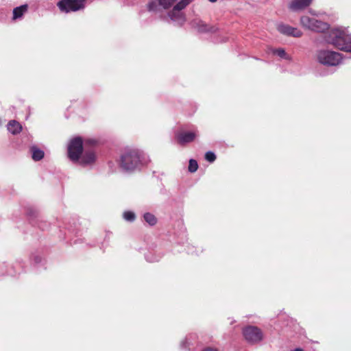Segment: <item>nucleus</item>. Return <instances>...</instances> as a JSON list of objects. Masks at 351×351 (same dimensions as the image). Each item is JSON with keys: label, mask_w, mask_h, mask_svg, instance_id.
Here are the masks:
<instances>
[{"label": "nucleus", "mask_w": 351, "mask_h": 351, "mask_svg": "<svg viewBox=\"0 0 351 351\" xmlns=\"http://www.w3.org/2000/svg\"><path fill=\"white\" fill-rule=\"evenodd\" d=\"M313 0H293L289 8L293 11H298L308 7Z\"/></svg>", "instance_id": "obj_11"}, {"label": "nucleus", "mask_w": 351, "mask_h": 351, "mask_svg": "<svg viewBox=\"0 0 351 351\" xmlns=\"http://www.w3.org/2000/svg\"><path fill=\"white\" fill-rule=\"evenodd\" d=\"M147 10L149 12H158L162 11L160 0H152L147 4Z\"/></svg>", "instance_id": "obj_16"}, {"label": "nucleus", "mask_w": 351, "mask_h": 351, "mask_svg": "<svg viewBox=\"0 0 351 351\" xmlns=\"http://www.w3.org/2000/svg\"><path fill=\"white\" fill-rule=\"evenodd\" d=\"M325 40L341 51L351 53V34L346 29H330L325 36Z\"/></svg>", "instance_id": "obj_3"}, {"label": "nucleus", "mask_w": 351, "mask_h": 351, "mask_svg": "<svg viewBox=\"0 0 351 351\" xmlns=\"http://www.w3.org/2000/svg\"><path fill=\"white\" fill-rule=\"evenodd\" d=\"M198 136L199 132L197 130H182L176 134L175 138L178 144L184 146L187 143L193 142Z\"/></svg>", "instance_id": "obj_9"}, {"label": "nucleus", "mask_w": 351, "mask_h": 351, "mask_svg": "<svg viewBox=\"0 0 351 351\" xmlns=\"http://www.w3.org/2000/svg\"><path fill=\"white\" fill-rule=\"evenodd\" d=\"M123 218L128 221H134L136 219L135 213L132 211H125L123 213Z\"/></svg>", "instance_id": "obj_20"}, {"label": "nucleus", "mask_w": 351, "mask_h": 351, "mask_svg": "<svg viewBox=\"0 0 351 351\" xmlns=\"http://www.w3.org/2000/svg\"><path fill=\"white\" fill-rule=\"evenodd\" d=\"M198 169V165L195 160L191 159L189 160V171L191 173L195 172Z\"/></svg>", "instance_id": "obj_21"}, {"label": "nucleus", "mask_w": 351, "mask_h": 351, "mask_svg": "<svg viewBox=\"0 0 351 351\" xmlns=\"http://www.w3.org/2000/svg\"><path fill=\"white\" fill-rule=\"evenodd\" d=\"M316 57L319 63L331 66L339 65L343 59L340 53L326 49L318 51Z\"/></svg>", "instance_id": "obj_4"}, {"label": "nucleus", "mask_w": 351, "mask_h": 351, "mask_svg": "<svg viewBox=\"0 0 351 351\" xmlns=\"http://www.w3.org/2000/svg\"><path fill=\"white\" fill-rule=\"evenodd\" d=\"M202 351H217V350L212 348H206L204 349Z\"/></svg>", "instance_id": "obj_24"}, {"label": "nucleus", "mask_w": 351, "mask_h": 351, "mask_svg": "<svg viewBox=\"0 0 351 351\" xmlns=\"http://www.w3.org/2000/svg\"><path fill=\"white\" fill-rule=\"evenodd\" d=\"M87 0H60L57 5L63 12H76L83 10Z\"/></svg>", "instance_id": "obj_7"}, {"label": "nucleus", "mask_w": 351, "mask_h": 351, "mask_svg": "<svg viewBox=\"0 0 351 351\" xmlns=\"http://www.w3.org/2000/svg\"><path fill=\"white\" fill-rule=\"evenodd\" d=\"M205 158L207 161L213 162L216 159V156L212 152H207L205 154Z\"/></svg>", "instance_id": "obj_22"}, {"label": "nucleus", "mask_w": 351, "mask_h": 351, "mask_svg": "<svg viewBox=\"0 0 351 351\" xmlns=\"http://www.w3.org/2000/svg\"><path fill=\"white\" fill-rule=\"evenodd\" d=\"M145 258H146L147 261H149V262H156V261H158L157 258H152V257L150 258L149 255H147Z\"/></svg>", "instance_id": "obj_23"}, {"label": "nucleus", "mask_w": 351, "mask_h": 351, "mask_svg": "<svg viewBox=\"0 0 351 351\" xmlns=\"http://www.w3.org/2000/svg\"><path fill=\"white\" fill-rule=\"evenodd\" d=\"M149 162L146 154L136 149H129L121 155L119 165L123 171L131 172L143 165L146 166Z\"/></svg>", "instance_id": "obj_1"}, {"label": "nucleus", "mask_w": 351, "mask_h": 351, "mask_svg": "<svg viewBox=\"0 0 351 351\" xmlns=\"http://www.w3.org/2000/svg\"><path fill=\"white\" fill-rule=\"evenodd\" d=\"M192 27L196 29L199 32H206L208 31L207 25L199 19H194L190 23Z\"/></svg>", "instance_id": "obj_12"}, {"label": "nucleus", "mask_w": 351, "mask_h": 351, "mask_svg": "<svg viewBox=\"0 0 351 351\" xmlns=\"http://www.w3.org/2000/svg\"><path fill=\"white\" fill-rule=\"evenodd\" d=\"M7 128H8V130L12 134H19L21 131V129H22L21 124L14 120L10 121L8 123Z\"/></svg>", "instance_id": "obj_13"}, {"label": "nucleus", "mask_w": 351, "mask_h": 351, "mask_svg": "<svg viewBox=\"0 0 351 351\" xmlns=\"http://www.w3.org/2000/svg\"><path fill=\"white\" fill-rule=\"evenodd\" d=\"M28 6L27 4L16 7L13 10V19H21L27 11Z\"/></svg>", "instance_id": "obj_14"}, {"label": "nucleus", "mask_w": 351, "mask_h": 351, "mask_svg": "<svg viewBox=\"0 0 351 351\" xmlns=\"http://www.w3.org/2000/svg\"><path fill=\"white\" fill-rule=\"evenodd\" d=\"M32 152V157L34 161H39L44 157V152L36 146H32L30 148Z\"/></svg>", "instance_id": "obj_15"}, {"label": "nucleus", "mask_w": 351, "mask_h": 351, "mask_svg": "<svg viewBox=\"0 0 351 351\" xmlns=\"http://www.w3.org/2000/svg\"><path fill=\"white\" fill-rule=\"evenodd\" d=\"M300 22L303 27L317 32H324L329 27L328 23L308 16H302Z\"/></svg>", "instance_id": "obj_6"}, {"label": "nucleus", "mask_w": 351, "mask_h": 351, "mask_svg": "<svg viewBox=\"0 0 351 351\" xmlns=\"http://www.w3.org/2000/svg\"><path fill=\"white\" fill-rule=\"evenodd\" d=\"M176 1V0H160L162 10H168L174 5Z\"/></svg>", "instance_id": "obj_19"}, {"label": "nucleus", "mask_w": 351, "mask_h": 351, "mask_svg": "<svg viewBox=\"0 0 351 351\" xmlns=\"http://www.w3.org/2000/svg\"><path fill=\"white\" fill-rule=\"evenodd\" d=\"M272 51L274 54L277 55L281 58H284L286 60H289L290 58L289 56L287 54L285 49L282 48L273 49Z\"/></svg>", "instance_id": "obj_18"}, {"label": "nucleus", "mask_w": 351, "mask_h": 351, "mask_svg": "<svg viewBox=\"0 0 351 351\" xmlns=\"http://www.w3.org/2000/svg\"><path fill=\"white\" fill-rule=\"evenodd\" d=\"M217 0H208V1L211 2V3H215L216 2Z\"/></svg>", "instance_id": "obj_25"}, {"label": "nucleus", "mask_w": 351, "mask_h": 351, "mask_svg": "<svg viewBox=\"0 0 351 351\" xmlns=\"http://www.w3.org/2000/svg\"><path fill=\"white\" fill-rule=\"evenodd\" d=\"M194 0H180L172 8L171 11L168 12V16L178 26H182L186 21V16L182 12L188 5H189Z\"/></svg>", "instance_id": "obj_5"}, {"label": "nucleus", "mask_w": 351, "mask_h": 351, "mask_svg": "<svg viewBox=\"0 0 351 351\" xmlns=\"http://www.w3.org/2000/svg\"><path fill=\"white\" fill-rule=\"evenodd\" d=\"M83 142L80 137L71 139L68 145V157L74 162H78L83 166L92 165L96 159L95 153L92 151L86 152L82 156Z\"/></svg>", "instance_id": "obj_2"}, {"label": "nucleus", "mask_w": 351, "mask_h": 351, "mask_svg": "<svg viewBox=\"0 0 351 351\" xmlns=\"http://www.w3.org/2000/svg\"><path fill=\"white\" fill-rule=\"evenodd\" d=\"M277 29L284 35L295 38H300L302 35V32L299 29L285 23H279L277 25Z\"/></svg>", "instance_id": "obj_10"}, {"label": "nucleus", "mask_w": 351, "mask_h": 351, "mask_svg": "<svg viewBox=\"0 0 351 351\" xmlns=\"http://www.w3.org/2000/svg\"><path fill=\"white\" fill-rule=\"evenodd\" d=\"M143 219L149 226H154L157 223V219L155 215L151 213H145L143 215Z\"/></svg>", "instance_id": "obj_17"}, {"label": "nucleus", "mask_w": 351, "mask_h": 351, "mask_svg": "<svg viewBox=\"0 0 351 351\" xmlns=\"http://www.w3.org/2000/svg\"><path fill=\"white\" fill-rule=\"evenodd\" d=\"M243 334L245 339L251 343H258L263 339L261 330L256 326L245 327L243 330Z\"/></svg>", "instance_id": "obj_8"}]
</instances>
